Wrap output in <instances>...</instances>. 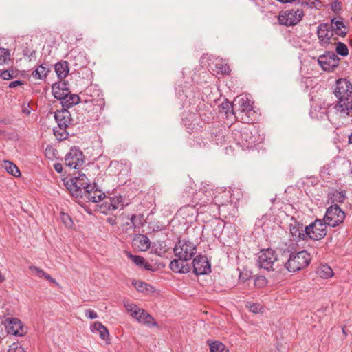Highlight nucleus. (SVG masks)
I'll use <instances>...</instances> for the list:
<instances>
[{"instance_id":"f257e3e1","label":"nucleus","mask_w":352,"mask_h":352,"mask_svg":"<svg viewBox=\"0 0 352 352\" xmlns=\"http://www.w3.org/2000/svg\"><path fill=\"white\" fill-rule=\"evenodd\" d=\"M333 94L338 98L334 109L341 117H352V85L346 78L336 80Z\"/></svg>"},{"instance_id":"f03ea898","label":"nucleus","mask_w":352,"mask_h":352,"mask_svg":"<svg viewBox=\"0 0 352 352\" xmlns=\"http://www.w3.org/2000/svg\"><path fill=\"white\" fill-rule=\"evenodd\" d=\"M252 103L246 96L236 97L232 106V114L236 118L241 116V119L245 122L252 121L251 116L254 114Z\"/></svg>"},{"instance_id":"7ed1b4c3","label":"nucleus","mask_w":352,"mask_h":352,"mask_svg":"<svg viewBox=\"0 0 352 352\" xmlns=\"http://www.w3.org/2000/svg\"><path fill=\"white\" fill-rule=\"evenodd\" d=\"M64 184L71 195L76 197H83L85 195V190L91 188L88 179L83 173L65 181Z\"/></svg>"},{"instance_id":"20e7f679","label":"nucleus","mask_w":352,"mask_h":352,"mask_svg":"<svg viewBox=\"0 0 352 352\" xmlns=\"http://www.w3.org/2000/svg\"><path fill=\"white\" fill-rule=\"evenodd\" d=\"M311 255L306 250L290 254L285 266L290 272H296L307 267L311 262Z\"/></svg>"},{"instance_id":"39448f33","label":"nucleus","mask_w":352,"mask_h":352,"mask_svg":"<svg viewBox=\"0 0 352 352\" xmlns=\"http://www.w3.org/2000/svg\"><path fill=\"white\" fill-rule=\"evenodd\" d=\"M54 118L58 127V129H54V135L60 140L65 139L68 135L67 129L72 124L70 112L65 108L57 110L54 113Z\"/></svg>"},{"instance_id":"423d86ee","label":"nucleus","mask_w":352,"mask_h":352,"mask_svg":"<svg viewBox=\"0 0 352 352\" xmlns=\"http://www.w3.org/2000/svg\"><path fill=\"white\" fill-rule=\"evenodd\" d=\"M175 255L182 261L190 260L197 252V246L191 241L179 240L173 249Z\"/></svg>"},{"instance_id":"0eeeda50","label":"nucleus","mask_w":352,"mask_h":352,"mask_svg":"<svg viewBox=\"0 0 352 352\" xmlns=\"http://www.w3.org/2000/svg\"><path fill=\"white\" fill-rule=\"evenodd\" d=\"M345 218L344 212L338 205L329 207L323 218V221L330 227H336L342 223Z\"/></svg>"},{"instance_id":"6e6552de","label":"nucleus","mask_w":352,"mask_h":352,"mask_svg":"<svg viewBox=\"0 0 352 352\" xmlns=\"http://www.w3.org/2000/svg\"><path fill=\"white\" fill-rule=\"evenodd\" d=\"M277 260V254L271 248L262 250L258 255L257 265L267 271L273 270V265Z\"/></svg>"},{"instance_id":"1a4fd4ad","label":"nucleus","mask_w":352,"mask_h":352,"mask_svg":"<svg viewBox=\"0 0 352 352\" xmlns=\"http://www.w3.org/2000/svg\"><path fill=\"white\" fill-rule=\"evenodd\" d=\"M304 16L301 9H291L285 10L278 16L279 23L286 26H292L297 24Z\"/></svg>"},{"instance_id":"9d476101","label":"nucleus","mask_w":352,"mask_h":352,"mask_svg":"<svg viewBox=\"0 0 352 352\" xmlns=\"http://www.w3.org/2000/svg\"><path fill=\"white\" fill-rule=\"evenodd\" d=\"M327 224L323 220L316 219L314 223L305 227L307 237L312 240H320L327 234Z\"/></svg>"},{"instance_id":"9b49d317","label":"nucleus","mask_w":352,"mask_h":352,"mask_svg":"<svg viewBox=\"0 0 352 352\" xmlns=\"http://www.w3.org/2000/svg\"><path fill=\"white\" fill-rule=\"evenodd\" d=\"M340 58L333 52H327L318 58V63L322 69L327 72H332L338 66Z\"/></svg>"},{"instance_id":"f8f14e48","label":"nucleus","mask_w":352,"mask_h":352,"mask_svg":"<svg viewBox=\"0 0 352 352\" xmlns=\"http://www.w3.org/2000/svg\"><path fill=\"white\" fill-rule=\"evenodd\" d=\"M84 163V155L81 151L76 147L70 148L65 156V164L74 169L79 168Z\"/></svg>"},{"instance_id":"ddd939ff","label":"nucleus","mask_w":352,"mask_h":352,"mask_svg":"<svg viewBox=\"0 0 352 352\" xmlns=\"http://www.w3.org/2000/svg\"><path fill=\"white\" fill-rule=\"evenodd\" d=\"M192 267L193 272L197 275L207 274L211 272L210 265L205 256L198 255L194 258Z\"/></svg>"},{"instance_id":"4468645a","label":"nucleus","mask_w":352,"mask_h":352,"mask_svg":"<svg viewBox=\"0 0 352 352\" xmlns=\"http://www.w3.org/2000/svg\"><path fill=\"white\" fill-rule=\"evenodd\" d=\"M289 232L291 236L295 241L305 240L307 238L305 227L302 223L297 221L294 218L292 219L289 223Z\"/></svg>"},{"instance_id":"2eb2a0df","label":"nucleus","mask_w":352,"mask_h":352,"mask_svg":"<svg viewBox=\"0 0 352 352\" xmlns=\"http://www.w3.org/2000/svg\"><path fill=\"white\" fill-rule=\"evenodd\" d=\"M6 329L8 333L16 336H23L26 333L21 320L15 318L6 320Z\"/></svg>"},{"instance_id":"dca6fc26","label":"nucleus","mask_w":352,"mask_h":352,"mask_svg":"<svg viewBox=\"0 0 352 352\" xmlns=\"http://www.w3.org/2000/svg\"><path fill=\"white\" fill-rule=\"evenodd\" d=\"M317 34L322 45L328 44L333 36V30L329 23H321L318 27Z\"/></svg>"},{"instance_id":"f3484780","label":"nucleus","mask_w":352,"mask_h":352,"mask_svg":"<svg viewBox=\"0 0 352 352\" xmlns=\"http://www.w3.org/2000/svg\"><path fill=\"white\" fill-rule=\"evenodd\" d=\"M124 307L128 312L131 314L133 318H135L139 322H142L144 318L147 314V312L142 308L138 307L135 304L126 302Z\"/></svg>"},{"instance_id":"a211bd4d","label":"nucleus","mask_w":352,"mask_h":352,"mask_svg":"<svg viewBox=\"0 0 352 352\" xmlns=\"http://www.w3.org/2000/svg\"><path fill=\"white\" fill-rule=\"evenodd\" d=\"M52 94L54 96L60 100L61 102L65 96H67V94H69V89L65 82H60L53 85Z\"/></svg>"},{"instance_id":"6ab92c4d","label":"nucleus","mask_w":352,"mask_h":352,"mask_svg":"<svg viewBox=\"0 0 352 352\" xmlns=\"http://www.w3.org/2000/svg\"><path fill=\"white\" fill-rule=\"evenodd\" d=\"M329 25L333 32H334L337 35L344 37L347 34L348 28L342 20L333 18L331 20V24Z\"/></svg>"},{"instance_id":"aec40b11","label":"nucleus","mask_w":352,"mask_h":352,"mask_svg":"<svg viewBox=\"0 0 352 352\" xmlns=\"http://www.w3.org/2000/svg\"><path fill=\"white\" fill-rule=\"evenodd\" d=\"M90 329L94 333H98L100 338L104 340H108L109 337V333L106 327H104L100 322H95L91 325Z\"/></svg>"},{"instance_id":"412c9836","label":"nucleus","mask_w":352,"mask_h":352,"mask_svg":"<svg viewBox=\"0 0 352 352\" xmlns=\"http://www.w3.org/2000/svg\"><path fill=\"white\" fill-rule=\"evenodd\" d=\"M84 197L93 203H98L104 199L105 195L100 190L94 189L91 186V188L85 190Z\"/></svg>"},{"instance_id":"4be33fe9","label":"nucleus","mask_w":352,"mask_h":352,"mask_svg":"<svg viewBox=\"0 0 352 352\" xmlns=\"http://www.w3.org/2000/svg\"><path fill=\"white\" fill-rule=\"evenodd\" d=\"M170 270L176 273H188L190 271V265L189 264H184L182 261L179 259L173 260L169 265Z\"/></svg>"},{"instance_id":"5701e85b","label":"nucleus","mask_w":352,"mask_h":352,"mask_svg":"<svg viewBox=\"0 0 352 352\" xmlns=\"http://www.w3.org/2000/svg\"><path fill=\"white\" fill-rule=\"evenodd\" d=\"M134 245L140 251H146L151 246L149 239L142 234L137 235L133 240Z\"/></svg>"},{"instance_id":"b1692460","label":"nucleus","mask_w":352,"mask_h":352,"mask_svg":"<svg viewBox=\"0 0 352 352\" xmlns=\"http://www.w3.org/2000/svg\"><path fill=\"white\" fill-rule=\"evenodd\" d=\"M50 72L47 65L41 64L32 73V76L36 80H45Z\"/></svg>"},{"instance_id":"393cba45","label":"nucleus","mask_w":352,"mask_h":352,"mask_svg":"<svg viewBox=\"0 0 352 352\" xmlns=\"http://www.w3.org/2000/svg\"><path fill=\"white\" fill-rule=\"evenodd\" d=\"M80 102V98L76 94H71L70 93L67 94V96L61 102L63 108L66 109L72 107L74 105L78 104Z\"/></svg>"},{"instance_id":"a878e982","label":"nucleus","mask_w":352,"mask_h":352,"mask_svg":"<svg viewBox=\"0 0 352 352\" xmlns=\"http://www.w3.org/2000/svg\"><path fill=\"white\" fill-rule=\"evenodd\" d=\"M1 167L4 168L8 173L10 174L14 177H19L21 175V173L18 167L10 161H3L1 164Z\"/></svg>"},{"instance_id":"bb28decb","label":"nucleus","mask_w":352,"mask_h":352,"mask_svg":"<svg viewBox=\"0 0 352 352\" xmlns=\"http://www.w3.org/2000/svg\"><path fill=\"white\" fill-rule=\"evenodd\" d=\"M55 72L58 78H65L69 73L67 63L66 61L57 63L55 65Z\"/></svg>"},{"instance_id":"cd10ccee","label":"nucleus","mask_w":352,"mask_h":352,"mask_svg":"<svg viewBox=\"0 0 352 352\" xmlns=\"http://www.w3.org/2000/svg\"><path fill=\"white\" fill-rule=\"evenodd\" d=\"M207 344L210 346V352H229L226 345L219 341L208 340Z\"/></svg>"},{"instance_id":"c85d7f7f","label":"nucleus","mask_w":352,"mask_h":352,"mask_svg":"<svg viewBox=\"0 0 352 352\" xmlns=\"http://www.w3.org/2000/svg\"><path fill=\"white\" fill-rule=\"evenodd\" d=\"M132 284L140 292L148 294L154 292L153 287L151 285L142 280H133Z\"/></svg>"},{"instance_id":"c756f323","label":"nucleus","mask_w":352,"mask_h":352,"mask_svg":"<svg viewBox=\"0 0 352 352\" xmlns=\"http://www.w3.org/2000/svg\"><path fill=\"white\" fill-rule=\"evenodd\" d=\"M30 270L34 275L38 276V278H44L52 283H56V280L50 274L45 272L42 269L34 265H31L30 266Z\"/></svg>"},{"instance_id":"7c9ffc66","label":"nucleus","mask_w":352,"mask_h":352,"mask_svg":"<svg viewBox=\"0 0 352 352\" xmlns=\"http://www.w3.org/2000/svg\"><path fill=\"white\" fill-rule=\"evenodd\" d=\"M127 256L137 265L143 267L146 270H150V264L145 262V260L142 256L133 255L131 253H127Z\"/></svg>"},{"instance_id":"2f4dec72","label":"nucleus","mask_w":352,"mask_h":352,"mask_svg":"<svg viewBox=\"0 0 352 352\" xmlns=\"http://www.w3.org/2000/svg\"><path fill=\"white\" fill-rule=\"evenodd\" d=\"M317 273L323 278H328L333 274L332 269L327 265H322L318 268Z\"/></svg>"},{"instance_id":"473e14b6","label":"nucleus","mask_w":352,"mask_h":352,"mask_svg":"<svg viewBox=\"0 0 352 352\" xmlns=\"http://www.w3.org/2000/svg\"><path fill=\"white\" fill-rule=\"evenodd\" d=\"M10 60V50L3 47H0V65L8 64Z\"/></svg>"},{"instance_id":"72a5a7b5","label":"nucleus","mask_w":352,"mask_h":352,"mask_svg":"<svg viewBox=\"0 0 352 352\" xmlns=\"http://www.w3.org/2000/svg\"><path fill=\"white\" fill-rule=\"evenodd\" d=\"M129 219H130L131 223L132 224V228H140L144 224V222H143L144 220H143V215L142 214L139 215V216H137L135 214H133L129 218Z\"/></svg>"},{"instance_id":"f704fd0d","label":"nucleus","mask_w":352,"mask_h":352,"mask_svg":"<svg viewBox=\"0 0 352 352\" xmlns=\"http://www.w3.org/2000/svg\"><path fill=\"white\" fill-rule=\"evenodd\" d=\"M336 51L338 54L342 56H346L349 54V50L346 45L342 42L337 43Z\"/></svg>"},{"instance_id":"c9c22d12","label":"nucleus","mask_w":352,"mask_h":352,"mask_svg":"<svg viewBox=\"0 0 352 352\" xmlns=\"http://www.w3.org/2000/svg\"><path fill=\"white\" fill-rule=\"evenodd\" d=\"M119 204H122V206L124 205L123 197L120 195L115 196L111 199V204L109 208L113 210H116L119 208Z\"/></svg>"},{"instance_id":"e433bc0d","label":"nucleus","mask_w":352,"mask_h":352,"mask_svg":"<svg viewBox=\"0 0 352 352\" xmlns=\"http://www.w3.org/2000/svg\"><path fill=\"white\" fill-rule=\"evenodd\" d=\"M16 73L12 69L3 70L0 73L1 78L6 80L12 79L13 78L16 77Z\"/></svg>"},{"instance_id":"4c0bfd02","label":"nucleus","mask_w":352,"mask_h":352,"mask_svg":"<svg viewBox=\"0 0 352 352\" xmlns=\"http://www.w3.org/2000/svg\"><path fill=\"white\" fill-rule=\"evenodd\" d=\"M204 199L206 201V204L208 201H212L213 196L214 195V192L210 186L207 184L206 186H204Z\"/></svg>"},{"instance_id":"58836bf2","label":"nucleus","mask_w":352,"mask_h":352,"mask_svg":"<svg viewBox=\"0 0 352 352\" xmlns=\"http://www.w3.org/2000/svg\"><path fill=\"white\" fill-rule=\"evenodd\" d=\"M204 187L201 188L196 194L195 195L194 199L195 200H198L201 206H204L206 204V201L204 199Z\"/></svg>"},{"instance_id":"ea45409f","label":"nucleus","mask_w":352,"mask_h":352,"mask_svg":"<svg viewBox=\"0 0 352 352\" xmlns=\"http://www.w3.org/2000/svg\"><path fill=\"white\" fill-rule=\"evenodd\" d=\"M267 283V278L264 276H258L254 279V285L258 287H263Z\"/></svg>"},{"instance_id":"a19ab883","label":"nucleus","mask_w":352,"mask_h":352,"mask_svg":"<svg viewBox=\"0 0 352 352\" xmlns=\"http://www.w3.org/2000/svg\"><path fill=\"white\" fill-rule=\"evenodd\" d=\"M250 311L253 313H258L261 311V306L258 303H248L247 305Z\"/></svg>"},{"instance_id":"79ce46f5","label":"nucleus","mask_w":352,"mask_h":352,"mask_svg":"<svg viewBox=\"0 0 352 352\" xmlns=\"http://www.w3.org/2000/svg\"><path fill=\"white\" fill-rule=\"evenodd\" d=\"M8 352H25L24 348L18 343H13L8 350Z\"/></svg>"},{"instance_id":"37998d69","label":"nucleus","mask_w":352,"mask_h":352,"mask_svg":"<svg viewBox=\"0 0 352 352\" xmlns=\"http://www.w3.org/2000/svg\"><path fill=\"white\" fill-rule=\"evenodd\" d=\"M142 323L153 326L157 325L156 322H154V318L148 313L144 318V320Z\"/></svg>"},{"instance_id":"c03bdc74","label":"nucleus","mask_w":352,"mask_h":352,"mask_svg":"<svg viewBox=\"0 0 352 352\" xmlns=\"http://www.w3.org/2000/svg\"><path fill=\"white\" fill-rule=\"evenodd\" d=\"M302 4H306L310 8H318L320 5V0H307L302 3Z\"/></svg>"},{"instance_id":"a18cd8bd","label":"nucleus","mask_w":352,"mask_h":352,"mask_svg":"<svg viewBox=\"0 0 352 352\" xmlns=\"http://www.w3.org/2000/svg\"><path fill=\"white\" fill-rule=\"evenodd\" d=\"M85 316L89 319H95L98 318L97 313L92 309H87L85 311Z\"/></svg>"},{"instance_id":"49530a36","label":"nucleus","mask_w":352,"mask_h":352,"mask_svg":"<svg viewBox=\"0 0 352 352\" xmlns=\"http://www.w3.org/2000/svg\"><path fill=\"white\" fill-rule=\"evenodd\" d=\"M336 200L338 202H343L346 198L345 192H340L335 195Z\"/></svg>"},{"instance_id":"de8ad7c7","label":"nucleus","mask_w":352,"mask_h":352,"mask_svg":"<svg viewBox=\"0 0 352 352\" xmlns=\"http://www.w3.org/2000/svg\"><path fill=\"white\" fill-rule=\"evenodd\" d=\"M218 65H219L217 64V67L220 69V72L222 74H229L230 72V69L227 65H221V66H219V67Z\"/></svg>"},{"instance_id":"09e8293b","label":"nucleus","mask_w":352,"mask_h":352,"mask_svg":"<svg viewBox=\"0 0 352 352\" xmlns=\"http://www.w3.org/2000/svg\"><path fill=\"white\" fill-rule=\"evenodd\" d=\"M23 85V82L22 80H14L11 82H10L8 87L10 88H14L18 86H21Z\"/></svg>"},{"instance_id":"8fccbe9b","label":"nucleus","mask_w":352,"mask_h":352,"mask_svg":"<svg viewBox=\"0 0 352 352\" xmlns=\"http://www.w3.org/2000/svg\"><path fill=\"white\" fill-rule=\"evenodd\" d=\"M62 219L63 221V222L67 225V226H70L71 223H72V219L71 218L69 217V215L66 214H63L62 215Z\"/></svg>"},{"instance_id":"3c124183","label":"nucleus","mask_w":352,"mask_h":352,"mask_svg":"<svg viewBox=\"0 0 352 352\" xmlns=\"http://www.w3.org/2000/svg\"><path fill=\"white\" fill-rule=\"evenodd\" d=\"M232 104H231L229 102H226V104H223V109L225 111V113L226 114L227 117H228V111L230 108L232 109Z\"/></svg>"},{"instance_id":"603ef678","label":"nucleus","mask_w":352,"mask_h":352,"mask_svg":"<svg viewBox=\"0 0 352 352\" xmlns=\"http://www.w3.org/2000/svg\"><path fill=\"white\" fill-rule=\"evenodd\" d=\"M54 168L55 169V170L58 173H60L63 172V166L60 163H56L54 165Z\"/></svg>"},{"instance_id":"864d4df0","label":"nucleus","mask_w":352,"mask_h":352,"mask_svg":"<svg viewBox=\"0 0 352 352\" xmlns=\"http://www.w3.org/2000/svg\"><path fill=\"white\" fill-rule=\"evenodd\" d=\"M332 9L334 11L340 10L341 9V4H340V3L338 2V1H335L333 3V5L332 6Z\"/></svg>"},{"instance_id":"5fc2aeb1","label":"nucleus","mask_w":352,"mask_h":352,"mask_svg":"<svg viewBox=\"0 0 352 352\" xmlns=\"http://www.w3.org/2000/svg\"><path fill=\"white\" fill-rule=\"evenodd\" d=\"M0 123L2 124H4V125H7V124H10V122L9 120L4 118V119H2L0 120Z\"/></svg>"},{"instance_id":"6e6d98bb","label":"nucleus","mask_w":352,"mask_h":352,"mask_svg":"<svg viewBox=\"0 0 352 352\" xmlns=\"http://www.w3.org/2000/svg\"><path fill=\"white\" fill-rule=\"evenodd\" d=\"M6 280L5 276L0 272V283H3Z\"/></svg>"},{"instance_id":"4d7b16f0","label":"nucleus","mask_w":352,"mask_h":352,"mask_svg":"<svg viewBox=\"0 0 352 352\" xmlns=\"http://www.w3.org/2000/svg\"><path fill=\"white\" fill-rule=\"evenodd\" d=\"M3 334V330L1 326H0V339L1 338Z\"/></svg>"},{"instance_id":"13d9d810","label":"nucleus","mask_w":352,"mask_h":352,"mask_svg":"<svg viewBox=\"0 0 352 352\" xmlns=\"http://www.w3.org/2000/svg\"><path fill=\"white\" fill-rule=\"evenodd\" d=\"M349 142L352 144V133L349 136Z\"/></svg>"},{"instance_id":"bf43d9fd","label":"nucleus","mask_w":352,"mask_h":352,"mask_svg":"<svg viewBox=\"0 0 352 352\" xmlns=\"http://www.w3.org/2000/svg\"><path fill=\"white\" fill-rule=\"evenodd\" d=\"M3 133H4V131H0V135H2V134H3Z\"/></svg>"}]
</instances>
